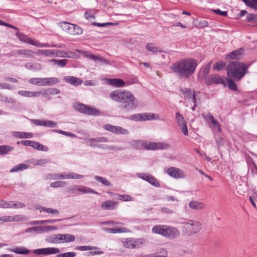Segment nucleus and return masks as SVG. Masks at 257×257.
<instances>
[{
	"instance_id": "nucleus-1",
	"label": "nucleus",
	"mask_w": 257,
	"mask_h": 257,
	"mask_svg": "<svg viewBox=\"0 0 257 257\" xmlns=\"http://www.w3.org/2000/svg\"><path fill=\"white\" fill-rule=\"evenodd\" d=\"M197 66V62L195 59L187 58L174 63L171 69L179 77L188 78L194 73Z\"/></svg>"
},
{
	"instance_id": "nucleus-2",
	"label": "nucleus",
	"mask_w": 257,
	"mask_h": 257,
	"mask_svg": "<svg viewBox=\"0 0 257 257\" xmlns=\"http://www.w3.org/2000/svg\"><path fill=\"white\" fill-rule=\"evenodd\" d=\"M109 96L112 100L123 104V106L126 110L136 108L139 105L137 99L129 91L117 89L112 91Z\"/></svg>"
},
{
	"instance_id": "nucleus-3",
	"label": "nucleus",
	"mask_w": 257,
	"mask_h": 257,
	"mask_svg": "<svg viewBox=\"0 0 257 257\" xmlns=\"http://www.w3.org/2000/svg\"><path fill=\"white\" fill-rule=\"evenodd\" d=\"M248 66L238 61L230 62L227 67V74L229 78L239 81L248 72Z\"/></svg>"
},
{
	"instance_id": "nucleus-4",
	"label": "nucleus",
	"mask_w": 257,
	"mask_h": 257,
	"mask_svg": "<svg viewBox=\"0 0 257 257\" xmlns=\"http://www.w3.org/2000/svg\"><path fill=\"white\" fill-rule=\"evenodd\" d=\"M202 228L201 223L195 220H190L184 223L183 231L187 235L191 236L198 233Z\"/></svg>"
},
{
	"instance_id": "nucleus-5",
	"label": "nucleus",
	"mask_w": 257,
	"mask_h": 257,
	"mask_svg": "<svg viewBox=\"0 0 257 257\" xmlns=\"http://www.w3.org/2000/svg\"><path fill=\"white\" fill-rule=\"evenodd\" d=\"M73 108L77 111L89 115H97L100 113L99 110L96 108L82 103L75 102L73 104Z\"/></svg>"
},
{
	"instance_id": "nucleus-6",
	"label": "nucleus",
	"mask_w": 257,
	"mask_h": 257,
	"mask_svg": "<svg viewBox=\"0 0 257 257\" xmlns=\"http://www.w3.org/2000/svg\"><path fill=\"white\" fill-rule=\"evenodd\" d=\"M67 192L73 194L81 195L83 194H93L99 195V193L91 188L79 185H74L67 189Z\"/></svg>"
},
{
	"instance_id": "nucleus-7",
	"label": "nucleus",
	"mask_w": 257,
	"mask_h": 257,
	"mask_svg": "<svg viewBox=\"0 0 257 257\" xmlns=\"http://www.w3.org/2000/svg\"><path fill=\"white\" fill-rule=\"evenodd\" d=\"M83 178V176L77 174L75 173H63L61 174L55 173L50 175V179L52 180L59 179H80Z\"/></svg>"
},
{
	"instance_id": "nucleus-8",
	"label": "nucleus",
	"mask_w": 257,
	"mask_h": 257,
	"mask_svg": "<svg viewBox=\"0 0 257 257\" xmlns=\"http://www.w3.org/2000/svg\"><path fill=\"white\" fill-rule=\"evenodd\" d=\"M166 173L176 179H184L186 177V174L183 170L175 167L168 168L166 170Z\"/></svg>"
},
{
	"instance_id": "nucleus-9",
	"label": "nucleus",
	"mask_w": 257,
	"mask_h": 257,
	"mask_svg": "<svg viewBox=\"0 0 257 257\" xmlns=\"http://www.w3.org/2000/svg\"><path fill=\"white\" fill-rule=\"evenodd\" d=\"M170 145L163 143H155L145 141L144 149L148 150H163L169 148Z\"/></svg>"
},
{
	"instance_id": "nucleus-10",
	"label": "nucleus",
	"mask_w": 257,
	"mask_h": 257,
	"mask_svg": "<svg viewBox=\"0 0 257 257\" xmlns=\"http://www.w3.org/2000/svg\"><path fill=\"white\" fill-rule=\"evenodd\" d=\"M137 177L149 182L150 184L156 187H159L160 184L155 177L148 173H138Z\"/></svg>"
},
{
	"instance_id": "nucleus-11",
	"label": "nucleus",
	"mask_w": 257,
	"mask_h": 257,
	"mask_svg": "<svg viewBox=\"0 0 257 257\" xmlns=\"http://www.w3.org/2000/svg\"><path fill=\"white\" fill-rule=\"evenodd\" d=\"M180 234V231L177 228L166 225L165 232H164V236L168 239H173L179 236Z\"/></svg>"
},
{
	"instance_id": "nucleus-12",
	"label": "nucleus",
	"mask_w": 257,
	"mask_h": 257,
	"mask_svg": "<svg viewBox=\"0 0 257 257\" xmlns=\"http://www.w3.org/2000/svg\"><path fill=\"white\" fill-rule=\"evenodd\" d=\"M64 24V29L68 33L73 35H81L82 33V29L77 25L69 23H65Z\"/></svg>"
},
{
	"instance_id": "nucleus-13",
	"label": "nucleus",
	"mask_w": 257,
	"mask_h": 257,
	"mask_svg": "<svg viewBox=\"0 0 257 257\" xmlns=\"http://www.w3.org/2000/svg\"><path fill=\"white\" fill-rule=\"evenodd\" d=\"M203 117L210 127L220 128L219 122L210 113L203 114Z\"/></svg>"
},
{
	"instance_id": "nucleus-14",
	"label": "nucleus",
	"mask_w": 257,
	"mask_h": 257,
	"mask_svg": "<svg viewBox=\"0 0 257 257\" xmlns=\"http://www.w3.org/2000/svg\"><path fill=\"white\" fill-rule=\"evenodd\" d=\"M25 207V205L21 202H14L0 200V207L4 208H21Z\"/></svg>"
},
{
	"instance_id": "nucleus-15",
	"label": "nucleus",
	"mask_w": 257,
	"mask_h": 257,
	"mask_svg": "<svg viewBox=\"0 0 257 257\" xmlns=\"http://www.w3.org/2000/svg\"><path fill=\"white\" fill-rule=\"evenodd\" d=\"M211 63L212 62L210 61L200 68L198 78L201 81H204L205 82L206 78L208 76V74L210 72Z\"/></svg>"
},
{
	"instance_id": "nucleus-16",
	"label": "nucleus",
	"mask_w": 257,
	"mask_h": 257,
	"mask_svg": "<svg viewBox=\"0 0 257 257\" xmlns=\"http://www.w3.org/2000/svg\"><path fill=\"white\" fill-rule=\"evenodd\" d=\"M31 122L38 126L47 127H57V122L54 121L48 120L40 119H31Z\"/></svg>"
},
{
	"instance_id": "nucleus-17",
	"label": "nucleus",
	"mask_w": 257,
	"mask_h": 257,
	"mask_svg": "<svg viewBox=\"0 0 257 257\" xmlns=\"http://www.w3.org/2000/svg\"><path fill=\"white\" fill-rule=\"evenodd\" d=\"M118 203L117 201L107 200L103 201L101 203L100 207L103 210H114L116 209Z\"/></svg>"
},
{
	"instance_id": "nucleus-18",
	"label": "nucleus",
	"mask_w": 257,
	"mask_h": 257,
	"mask_svg": "<svg viewBox=\"0 0 257 257\" xmlns=\"http://www.w3.org/2000/svg\"><path fill=\"white\" fill-rule=\"evenodd\" d=\"M223 83L222 78L217 74H213L208 76L205 81V83L207 85H210L213 83L222 84Z\"/></svg>"
},
{
	"instance_id": "nucleus-19",
	"label": "nucleus",
	"mask_w": 257,
	"mask_h": 257,
	"mask_svg": "<svg viewBox=\"0 0 257 257\" xmlns=\"http://www.w3.org/2000/svg\"><path fill=\"white\" fill-rule=\"evenodd\" d=\"M189 208L192 210L200 211L203 210L205 207V204L197 200L191 201L188 204Z\"/></svg>"
},
{
	"instance_id": "nucleus-20",
	"label": "nucleus",
	"mask_w": 257,
	"mask_h": 257,
	"mask_svg": "<svg viewBox=\"0 0 257 257\" xmlns=\"http://www.w3.org/2000/svg\"><path fill=\"white\" fill-rule=\"evenodd\" d=\"M59 243L72 242L75 240V236L68 234H59Z\"/></svg>"
},
{
	"instance_id": "nucleus-21",
	"label": "nucleus",
	"mask_w": 257,
	"mask_h": 257,
	"mask_svg": "<svg viewBox=\"0 0 257 257\" xmlns=\"http://www.w3.org/2000/svg\"><path fill=\"white\" fill-rule=\"evenodd\" d=\"M64 80L67 83L74 86H79L82 83V80L79 78L72 76H66L64 77Z\"/></svg>"
},
{
	"instance_id": "nucleus-22",
	"label": "nucleus",
	"mask_w": 257,
	"mask_h": 257,
	"mask_svg": "<svg viewBox=\"0 0 257 257\" xmlns=\"http://www.w3.org/2000/svg\"><path fill=\"white\" fill-rule=\"evenodd\" d=\"M108 84L117 87H121L125 85L123 80L118 78H107L106 79Z\"/></svg>"
},
{
	"instance_id": "nucleus-23",
	"label": "nucleus",
	"mask_w": 257,
	"mask_h": 257,
	"mask_svg": "<svg viewBox=\"0 0 257 257\" xmlns=\"http://www.w3.org/2000/svg\"><path fill=\"white\" fill-rule=\"evenodd\" d=\"M36 209L38 210H39L40 212L44 211L53 215H58L60 213L59 210L56 209L52 208H46L40 205H37L36 206Z\"/></svg>"
},
{
	"instance_id": "nucleus-24",
	"label": "nucleus",
	"mask_w": 257,
	"mask_h": 257,
	"mask_svg": "<svg viewBox=\"0 0 257 257\" xmlns=\"http://www.w3.org/2000/svg\"><path fill=\"white\" fill-rule=\"evenodd\" d=\"M24 66L26 69L34 71L40 70L42 67L41 64L37 62H28Z\"/></svg>"
},
{
	"instance_id": "nucleus-25",
	"label": "nucleus",
	"mask_w": 257,
	"mask_h": 257,
	"mask_svg": "<svg viewBox=\"0 0 257 257\" xmlns=\"http://www.w3.org/2000/svg\"><path fill=\"white\" fill-rule=\"evenodd\" d=\"M18 94L21 96L27 97H38L41 94L40 92H34L30 91L19 90Z\"/></svg>"
},
{
	"instance_id": "nucleus-26",
	"label": "nucleus",
	"mask_w": 257,
	"mask_h": 257,
	"mask_svg": "<svg viewBox=\"0 0 257 257\" xmlns=\"http://www.w3.org/2000/svg\"><path fill=\"white\" fill-rule=\"evenodd\" d=\"M7 222H19L28 220L27 216L23 215H16L14 216H7Z\"/></svg>"
},
{
	"instance_id": "nucleus-27",
	"label": "nucleus",
	"mask_w": 257,
	"mask_h": 257,
	"mask_svg": "<svg viewBox=\"0 0 257 257\" xmlns=\"http://www.w3.org/2000/svg\"><path fill=\"white\" fill-rule=\"evenodd\" d=\"M244 50L243 48H240L236 50H234L231 53H229L226 56V59L229 58L230 59H239L241 55L243 53Z\"/></svg>"
},
{
	"instance_id": "nucleus-28",
	"label": "nucleus",
	"mask_w": 257,
	"mask_h": 257,
	"mask_svg": "<svg viewBox=\"0 0 257 257\" xmlns=\"http://www.w3.org/2000/svg\"><path fill=\"white\" fill-rule=\"evenodd\" d=\"M122 243L124 247L130 248H134L137 247V242L134 238H125L122 240Z\"/></svg>"
},
{
	"instance_id": "nucleus-29",
	"label": "nucleus",
	"mask_w": 257,
	"mask_h": 257,
	"mask_svg": "<svg viewBox=\"0 0 257 257\" xmlns=\"http://www.w3.org/2000/svg\"><path fill=\"white\" fill-rule=\"evenodd\" d=\"M17 54L23 55L26 58H34V52L30 50L27 49H19L16 51Z\"/></svg>"
},
{
	"instance_id": "nucleus-30",
	"label": "nucleus",
	"mask_w": 257,
	"mask_h": 257,
	"mask_svg": "<svg viewBox=\"0 0 257 257\" xmlns=\"http://www.w3.org/2000/svg\"><path fill=\"white\" fill-rule=\"evenodd\" d=\"M166 227V225H156L152 228V231L153 233L164 236V232H165Z\"/></svg>"
},
{
	"instance_id": "nucleus-31",
	"label": "nucleus",
	"mask_w": 257,
	"mask_h": 257,
	"mask_svg": "<svg viewBox=\"0 0 257 257\" xmlns=\"http://www.w3.org/2000/svg\"><path fill=\"white\" fill-rule=\"evenodd\" d=\"M176 120L179 126L181 128H187L186 124L185 122L184 119L182 114L179 112L176 113Z\"/></svg>"
},
{
	"instance_id": "nucleus-32",
	"label": "nucleus",
	"mask_w": 257,
	"mask_h": 257,
	"mask_svg": "<svg viewBox=\"0 0 257 257\" xmlns=\"http://www.w3.org/2000/svg\"><path fill=\"white\" fill-rule=\"evenodd\" d=\"M180 92L184 95L185 98L190 99L193 96L195 95V91L190 88L180 89Z\"/></svg>"
},
{
	"instance_id": "nucleus-33",
	"label": "nucleus",
	"mask_w": 257,
	"mask_h": 257,
	"mask_svg": "<svg viewBox=\"0 0 257 257\" xmlns=\"http://www.w3.org/2000/svg\"><path fill=\"white\" fill-rule=\"evenodd\" d=\"M144 140H134L131 142V146L135 149L141 150L144 149Z\"/></svg>"
},
{
	"instance_id": "nucleus-34",
	"label": "nucleus",
	"mask_w": 257,
	"mask_h": 257,
	"mask_svg": "<svg viewBox=\"0 0 257 257\" xmlns=\"http://www.w3.org/2000/svg\"><path fill=\"white\" fill-rule=\"evenodd\" d=\"M31 147H33L36 150L44 152H47L49 150V149L47 146H44L38 142L34 141H32Z\"/></svg>"
},
{
	"instance_id": "nucleus-35",
	"label": "nucleus",
	"mask_w": 257,
	"mask_h": 257,
	"mask_svg": "<svg viewBox=\"0 0 257 257\" xmlns=\"http://www.w3.org/2000/svg\"><path fill=\"white\" fill-rule=\"evenodd\" d=\"M29 166L28 164H20L14 167H13L10 170L11 173H14L16 172H20L28 168Z\"/></svg>"
},
{
	"instance_id": "nucleus-36",
	"label": "nucleus",
	"mask_w": 257,
	"mask_h": 257,
	"mask_svg": "<svg viewBox=\"0 0 257 257\" xmlns=\"http://www.w3.org/2000/svg\"><path fill=\"white\" fill-rule=\"evenodd\" d=\"M143 120H156L159 118V115L157 113H143Z\"/></svg>"
},
{
	"instance_id": "nucleus-37",
	"label": "nucleus",
	"mask_w": 257,
	"mask_h": 257,
	"mask_svg": "<svg viewBox=\"0 0 257 257\" xmlns=\"http://www.w3.org/2000/svg\"><path fill=\"white\" fill-rule=\"evenodd\" d=\"M11 250L15 253L21 254H26L31 252L30 250L23 246L16 247Z\"/></svg>"
},
{
	"instance_id": "nucleus-38",
	"label": "nucleus",
	"mask_w": 257,
	"mask_h": 257,
	"mask_svg": "<svg viewBox=\"0 0 257 257\" xmlns=\"http://www.w3.org/2000/svg\"><path fill=\"white\" fill-rule=\"evenodd\" d=\"M0 101L9 104H15L17 102L15 98L2 94L0 95Z\"/></svg>"
},
{
	"instance_id": "nucleus-39",
	"label": "nucleus",
	"mask_w": 257,
	"mask_h": 257,
	"mask_svg": "<svg viewBox=\"0 0 257 257\" xmlns=\"http://www.w3.org/2000/svg\"><path fill=\"white\" fill-rule=\"evenodd\" d=\"M14 148L8 145L0 146V156L7 155L9 152L13 151Z\"/></svg>"
},
{
	"instance_id": "nucleus-40",
	"label": "nucleus",
	"mask_w": 257,
	"mask_h": 257,
	"mask_svg": "<svg viewBox=\"0 0 257 257\" xmlns=\"http://www.w3.org/2000/svg\"><path fill=\"white\" fill-rule=\"evenodd\" d=\"M47 242L51 243H59V234H54L46 238Z\"/></svg>"
},
{
	"instance_id": "nucleus-41",
	"label": "nucleus",
	"mask_w": 257,
	"mask_h": 257,
	"mask_svg": "<svg viewBox=\"0 0 257 257\" xmlns=\"http://www.w3.org/2000/svg\"><path fill=\"white\" fill-rule=\"evenodd\" d=\"M146 48L150 51V52H152V53H156V52H163L160 47H157L155 44L152 43H149L148 44L146 45Z\"/></svg>"
},
{
	"instance_id": "nucleus-42",
	"label": "nucleus",
	"mask_w": 257,
	"mask_h": 257,
	"mask_svg": "<svg viewBox=\"0 0 257 257\" xmlns=\"http://www.w3.org/2000/svg\"><path fill=\"white\" fill-rule=\"evenodd\" d=\"M94 179L97 180L98 182L101 183L103 185L106 186H111V183L105 178L98 176H95Z\"/></svg>"
},
{
	"instance_id": "nucleus-43",
	"label": "nucleus",
	"mask_w": 257,
	"mask_h": 257,
	"mask_svg": "<svg viewBox=\"0 0 257 257\" xmlns=\"http://www.w3.org/2000/svg\"><path fill=\"white\" fill-rule=\"evenodd\" d=\"M242 2L248 7L257 10V0H242Z\"/></svg>"
},
{
	"instance_id": "nucleus-44",
	"label": "nucleus",
	"mask_w": 257,
	"mask_h": 257,
	"mask_svg": "<svg viewBox=\"0 0 257 257\" xmlns=\"http://www.w3.org/2000/svg\"><path fill=\"white\" fill-rule=\"evenodd\" d=\"M38 53L46 56H55V52L53 50H39Z\"/></svg>"
},
{
	"instance_id": "nucleus-45",
	"label": "nucleus",
	"mask_w": 257,
	"mask_h": 257,
	"mask_svg": "<svg viewBox=\"0 0 257 257\" xmlns=\"http://www.w3.org/2000/svg\"><path fill=\"white\" fill-rule=\"evenodd\" d=\"M45 255H50L56 254L60 252V250L58 248L47 247L45 248Z\"/></svg>"
},
{
	"instance_id": "nucleus-46",
	"label": "nucleus",
	"mask_w": 257,
	"mask_h": 257,
	"mask_svg": "<svg viewBox=\"0 0 257 257\" xmlns=\"http://www.w3.org/2000/svg\"><path fill=\"white\" fill-rule=\"evenodd\" d=\"M20 39L23 41L29 43L30 44L35 46H37L38 45L37 41H36L35 40L32 39L31 38H30L25 35H23Z\"/></svg>"
},
{
	"instance_id": "nucleus-47",
	"label": "nucleus",
	"mask_w": 257,
	"mask_h": 257,
	"mask_svg": "<svg viewBox=\"0 0 257 257\" xmlns=\"http://www.w3.org/2000/svg\"><path fill=\"white\" fill-rule=\"evenodd\" d=\"M67 59H62V60H56V59H52L50 60L51 62H53V63L54 65H57L58 66L61 67H64L67 62Z\"/></svg>"
},
{
	"instance_id": "nucleus-48",
	"label": "nucleus",
	"mask_w": 257,
	"mask_h": 257,
	"mask_svg": "<svg viewBox=\"0 0 257 257\" xmlns=\"http://www.w3.org/2000/svg\"><path fill=\"white\" fill-rule=\"evenodd\" d=\"M67 185V183L63 181H58L52 182L50 184V187L52 188L63 187Z\"/></svg>"
},
{
	"instance_id": "nucleus-49",
	"label": "nucleus",
	"mask_w": 257,
	"mask_h": 257,
	"mask_svg": "<svg viewBox=\"0 0 257 257\" xmlns=\"http://www.w3.org/2000/svg\"><path fill=\"white\" fill-rule=\"evenodd\" d=\"M115 195L118 197V199L122 201H131L132 200L133 198L132 196L126 194L120 195L119 194H115Z\"/></svg>"
},
{
	"instance_id": "nucleus-50",
	"label": "nucleus",
	"mask_w": 257,
	"mask_h": 257,
	"mask_svg": "<svg viewBox=\"0 0 257 257\" xmlns=\"http://www.w3.org/2000/svg\"><path fill=\"white\" fill-rule=\"evenodd\" d=\"M130 230L125 227H119V228H112V233H127L129 232Z\"/></svg>"
},
{
	"instance_id": "nucleus-51",
	"label": "nucleus",
	"mask_w": 257,
	"mask_h": 257,
	"mask_svg": "<svg viewBox=\"0 0 257 257\" xmlns=\"http://www.w3.org/2000/svg\"><path fill=\"white\" fill-rule=\"evenodd\" d=\"M227 83L228 88L232 90L236 91L237 89L236 83L231 79H228L227 80Z\"/></svg>"
},
{
	"instance_id": "nucleus-52",
	"label": "nucleus",
	"mask_w": 257,
	"mask_h": 257,
	"mask_svg": "<svg viewBox=\"0 0 257 257\" xmlns=\"http://www.w3.org/2000/svg\"><path fill=\"white\" fill-rule=\"evenodd\" d=\"M41 233L43 232H48L52 230H55L58 229V227L55 226H41Z\"/></svg>"
},
{
	"instance_id": "nucleus-53",
	"label": "nucleus",
	"mask_w": 257,
	"mask_h": 257,
	"mask_svg": "<svg viewBox=\"0 0 257 257\" xmlns=\"http://www.w3.org/2000/svg\"><path fill=\"white\" fill-rule=\"evenodd\" d=\"M47 79V85H53L60 82L59 79L57 77H50Z\"/></svg>"
},
{
	"instance_id": "nucleus-54",
	"label": "nucleus",
	"mask_w": 257,
	"mask_h": 257,
	"mask_svg": "<svg viewBox=\"0 0 257 257\" xmlns=\"http://www.w3.org/2000/svg\"><path fill=\"white\" fill-rule=\"evenodd\" d=\"M37 47H58V48H63L64 47L61 45H50L48 43H40L38 42V45Z\"/></svg>"
},
{
	"instance_id": "nucleus-55",
	"label": "nucleus",
	"mask_w": 257,
	"mask_h": 257,
	"mask_svg": "<svg viewBox=\"0 0 257 257\" xmlns=\"http://www.w3.org/2000/svg\"><path fill=\"white\" fill-rule=\"evenodd\" d=\"M246 19L248 22L256 23L257 22V14H249L247 15Z\"/></svg>"
},
{
	"instance_id": "nucleus-56",
	"label": "nucleus",
	"mask_w": 257,
	"mask_h": 257,
	"mask_svg": "<svg viewBox=\"0 0 257 257\" xmlns=\"http://www.w3.org/2000/svg\"><path fill=\"white\" fill-rule=\"evenodd\" d=\"M143 114L142 113H137L133 114L131 115V119L135 121H144L143 120Z\"/></svg>"
},
{
	"instance_id": "nucleus-57",
	"label": "nucleus",
	"mask_w": 257,
	"mask_h": 257,
	"mask_svg": "<svg viewBox=\"0 0 257 257\" xmlns=\"http://www.w3.org/2000/svg\"><path fill=\"white\" fill-rule=\"evenodd\" d=\"M96 247L95 246H85V245H82V246H77L76 248V249H78L81 251H84V250H91L95 249Z\"/></svg>"
},
{
	"instance_id": "nucleus-58",
	"label": "nucleus",
	"mask_w": 257,
	"mask_h": 257,
	"mask_svg": "<svg viewBox=\"0 0 257 257\" xmlns=\"http://www.w3.org/2000/svg\"><path fill=\"white\" fill-rule=\"evenodd\" d=\"M76 253L74 252H67L61 253L56 255V257H75Z\"/></svg>"
},
{
	"instance_id": "nucleus-59",
	"label": "nucleus",
	"mask_w": 257,
	"mask_h": 257,
	"mask_svg": "<svg viewBox=\"0 0 257 257\" xmlns=\"http://www.w3.org/2000/svg\"><path fill=\"white\" fill-rule=\"evenodd\" d=\"M98 61L104 63L106 65L110 64V62L107 59L102 57H100V56L95 55L94 61L97 62Z\"/></svg>"
},
{
	"instance_id": "nucleus-60",
	"label": "nucleus",
	"mask_w": 257,
	"mask_h": 257,
	"mask_svg": "<svg viewBox=\"0 0 257 257\" xmlns=\"http://www.w3.org/2000/svg\"><path fill=\"white\" fill-rule=\"evenodd\" d=\"M55 56L62 57H71L68 55V53L64 51H57L55 53Z\"/></svg>"
},
{
	"instance_id": "nucleus-61",
	"label": "nucleus",
	"mask_w": 257,
	"mask_h": 257,
	"mask_svg": "<svg viewBox=\"0 0 257 257\" xmlns=\"http://www.w3.org/2000/svg\"><path fill=\"white\" fill-rule=\"evenodd\" d=\"M50 160L49 159L42 158L37 160L36 165H43L47 163H50Z\"/></svg>"
},
{
	"instance_id": "nucleus-62",
	"label": "nucleus",
	"mask_w": 257,
	"mask_h": 257,
	"mask_svg": "<svg viewBox=\"0 0 257 257\" xmlns=\"http://www.w3.org/2000/svg\"><path fill=\"white\" fill-rule=\"evenodd\" d=\"M32 252L37 255H45V248L34 249Z\"/></svg>"
},
{
	"instance_id": "nucleus-63",
	"label": "nucleus",
	"mask_w": 257,
	"mask_h": 257,
	"mask_svg": "<svg viewBox=\"0 0 257 257\" xmlns=\"http://www.w3.org/2000/svg\"><path fill=\"white\" fill-rule=\"evenodd\" d=\"M1 89H9L12 90L14 89L13 86L10 84L7 83H0Z\"/></svg>"
},
{
	"instance_id": "nucleus-64",
	"label": "nucleus",
	"mask_w": 257,
	"mask_h": 257,
	"mask_svg": "<svg viewBox=\"0 0 257 257\" xmlns=\"http://www.w3.org/2000/svg\"><path fill=\"white\" fill-rule=\"evenodd\" d=\"M82 55L84 57H85L86 58H89L90 59L93 60L94 61L95 55H94L93 54L90 53L89 52L84 51L82 53Z\"/></svg>"
}]
</instances>
